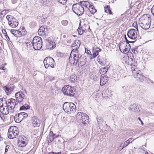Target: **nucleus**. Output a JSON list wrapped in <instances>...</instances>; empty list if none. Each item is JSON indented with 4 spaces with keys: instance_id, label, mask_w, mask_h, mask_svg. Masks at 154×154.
Here are the masks:
<instances>
[{
    "instance_id": "nucleus-1",
    "label": "nucleus",
    "mask_w": 154,
    "mask_h": 154,
    "mask_svg": "<svg viewBox=\"0 0 154 154\" xmlns=\"http://www.w3.org/2000/svg\"><path fill=\"white\" fill-rule=\"evenodd\" d=\"M129 61L128 65L131 66V69L132 71L133 75L137 80L140 82H142L146 79V77L144 76L140 70H138L137 69H135V67L137 65L135 59H134L133 54L131 53L129 55Z\"/></svg>"
},
{
    "instance_id": "nucleus-2",
    "label": "nucleus",
    "mask_w": 154,
    "mask_h": 154,
    "mask_svg": "<svg viewBox=\"0 0 154 154\" xmlns=\"http://www.w3.org/2000/svg\"><path fill=\"white\" fill-rule=\"evenodd\" d=\"M63 109L66 112L72 113L76 111V107L73 103L65 102L63 105Z\"/></svg>"
},
{
    "instance_id": "nucleus-3",
    "label": "nucleus",
    "mask_w": 154,
    "mask_h": 154,
    "mask_svg": "<svg viewBox=\"0 0 154 154\" xmlns=\"http://www.w3.org/2000/svg\"><path fill=\"white\" fill-rule=\"evenodd\" d=\"M150 18L149 17L144 16L141 18V20L139 23V25L143 29H148L150 26Z\"/></svg>"
},
{
    "instance_id": "nucleus-4",
    "label": "nucleus",
    "mask_w": 154,
    "mask_h": 154,
    "mask_svg": "<svg viewBox=\"0 0 154 154\" xmlns=\"http://www.w3.org/2000/svg\"><path fill=\"white\" fill-rule=\"evenodd\" d=\"M62 91L65 95L70 97L73 96L75 94L74 87L68 85H65L63 87Z\"/></svg>"
},
{
    "instance_id": "nucleus-5",
    "label": "nucleus",
    "mask_w": 154,
    "mask_h": 154,
    "mask_svg": "<svg viewBox=\"0 0 154 154\" xmlns=\"http://www.w3.org/2000/svg\"><path fill=\"white\" fill-rule=\"evenodd\" d=\"M42 39L38 36L34 37L32 42V45L33 48L35 50H39L42 48Z\"/></svg>"
},
{
    "instance_id": "nucleus-6",
    "label": "nucleus",
    "mask_w": 154,
    "mask_h": 154,
    "mask_svg": "<svg viewBox=\"0 0 154 154\" xmlns=\"http://www.w3.org/2000/svg\"><path fill=\"white\" fill-rule=\"evenodd\" d=\"M72 9L73 12L79 16L82 15L84 11L83 7L79 4H74L72 6Z\"/></svg>"
},
{
    "instance_id": "nucleus-7",
    "label": "nucleus",
    "mask_w": 154,
    "mask_h": 154,
    "mask_svg": "<svg viewBox=\"0 0 154 154\" xmlns=\"http://www.w3.org/2000/svg\"><path fill=\"white\" fill-rule=\"evenodd\" d=\"M18 128L15 126H12L10 127L8 132V137L10 139L16 138L18 135L19 132L17 131Z\"/></svg>"
},
{
    "instance_id": "nucleus-8",
    "label": "nucleus",
    "mask_w": 154,
    "mask_h": 154,
    "mask_svg": "<svg viewBox=\"0 0 154 154\" xmlns=\"http://www.w3.org/2000/svg\"><path fill=\"white\" fill-rule=\"evenodd\" d=\"M45 67L48 68L49 67L54 68L55 66V63L52 58L50 57H46L44 60Z\"/></svg>"
},
{
    "instance_id": "nucleus-9",
    "label": "nucleus",
    "mask_w": 154,
    "mask_h": 154,
    "mask_svg": "<svg viewBox=\"0 0 154 154\" xmlns=\"http://www.w3.org/2000/svg\"><path fill=\"white\" fill-rule=\"evenodd\" d=\"M136 26L134 27L136 29H131L129 30L127 33L128 37L132 39H135L137 37V32H138V26L137 23H136Z\"/></svg>"
},
{
    "instance_id": "nucleus-10",
    "label": "nucleus",
    "mask_w": 154,
    "mask_h": 154,
    "mask_svg": "<svg viewBox=\"0 0 154 154\" xmlns=\"http://www.w3.org/2000/svg\"><path fill=\"white\" fill-rule=\"evenodd\" d=\"M0 111L4 115H7L9 113H13L14 109H11V108L7 104V103H5L4 105L0 106Z\"/></svg>"
},
{
    "instance_id": "nucleus-11",
    "label": "nucleus",
    "mask_w": 154,
    "mask_h": 154,
    "mask_svg": "<svg viewBox=\"0 0 154 154\" xmlns=\"http://www.w3.org/2000/svg\"><path fill=\"white\" fill-rule=\"evenodd\" d=\"M5 103L11 108V109H14V111L18 106V103L15 99L12 98L8 99Z\"/></svg>"
},
{
    "instance_id": "nucleus-12",
    "label": "nucleus",
    "mask_w": 154,
    "mask_h": 154,
    "mask_svg": "<svg viewBox=\"0 0 154 154\" xmlns=\"http://www.w3.org/2000/svg\"><path fill=\"white\" fill-rule=\"evenodd\" d=\"M28 143V140L24 136H19L17 141L18 145L21 147H24L26 146Z\"/></svg>"
},
{
    "instance_id": "nucleus-13",
    "label": "nucleus",
    "mask_w": 154,
    "mask_h": 154,
    "mask_svg": "<svg viewBox=\"0 0 154 154\" xmlns=\"http://www.w3.org/2000/svg\"><path fill=\"white\" fill-rule=\"evenodd\" d=\"M80 44L81 42L79 40H75L71 46L72 49L71 53L73 52H78V49L79 48Z\"/></svg>"
},
{
    "instance_id": "nucleus-14",
    "label": "nucleus",
    "mask_w": 154,
    "mask_h": 154,
    "mask_svg": "<svg viewBox=\"0 0 154 154\" xmlns=\"http://www.w3.org/2000/svg\"><path fill=\"white\" fill-rule=\"evenodd\" d=\"M25 96V95L21 91H20L15 94V100L18 103L22 102Z\"/></svg>"
},
{
    "instance_id": "nucleus-15",
    "label": "nucleus",
    "mask_w": 154,
    "mask_h": 154,
    "mask_svg": "<svg viewBox=\"0 0 154 154\" xmlns=\"http://www.w3.org/2000/svg\"><path fill=\"white\" fill-rule=\"evenodd\" d=\"M88 116L85 113L83 114L82 118L80 119V123L82 125L85 126L88 123Z\"/></svg>"
},
{
    "instance_id": "nucleus-16",
    "label": "nucleus",
    "mask_w": 154,
    "mask_h": 154,
    "mask_svg": "<svg viewBox=\"0 0 154 154\" xmlns=\"http://www.w3.org/2000/svg\"><path fill=\"white\" fill-rule=\"evenodd\" d=\"M48 33V29L44 27H41L38 31V33L40 36H46Z\"/></svg>"
},
{
    "instance_id": "nucleus-17",
    "label": "nucleus",
    "mask_w": 154,
    "mask_h": 154,
    "mask_svg": "<svg viewBox=\"0 0 154 154\" xmlns=\"http://www.w3.org/2000/svg\"><path fill=\"white\" fill-rule=\"evenodd\" d=\"M85 59V56L80 54L79 57V63H78L79 66L82 67L86 63Z\"/></svg>"
},
{
    "instance_id": "nucleus-18",
    "label": "nucleus",
    "mask_w": 154,
    "mask_h": 154,
    "mask_svg": "<svg viewBox=\"0 0 154 154\" xmlns=\"http://www.w3.org/2000/svg\"><path fill=\"white\" fill-rule=\"evenodd\" d=\"M128 109L130 110L136 112H138L140 111L138 104L136 103L130 105Z\"/></svg>"
},
{
    "instance_id": "nucleus-19",
    "label": "nucleus",
    "mask_w": 154,
    "mask_h": 154,
    "mask_svg": "<svg viewBox=\"0 0 154 154\" xmlns=\"http://www.w3.org/2000/svg\"><path fill=\"white\" fill-rule=\"evenodd\" d=\"M56 44L55 42L49 40H47L46 47L47 49L51 50L54 48Z\"/></svg>"
},
{
    "instance_id": "nucleus-20",
    "label": "nucleus",
    "mask_w": 154,
    "mask_h": 154,
    "mask_svg": "<svg viewBox=\"0 0 154 154\" xmlns=\"http://www.w3.org/2000/svg\"><path fill=\"white\" fill-rule=\"evenodd\" d=\"M8 24L12 28H16L18 25V21L14 18L8 22Z\"/></svg>"
},
{
    "instance_id": "nucleus-21",
    "label": "nucleus",
    "mask_w": 154,
    "mask_h": 154,
    "mask_svg": "<svg viewBox=\"0 0 154 154\" xmlns=\"http://www.w3.org/2000/svg\"><path fill=\"white\" fill-rule=\"evenodd\" d=\"M125 41L126 42V46L128 47V48H124V52H125L127 53V52H128L129 50L130 49V44H129V43H133L135 42V41H128L126 35H125Z\"/></svg>"
},
{
    "instance_id": "nucleus-22",
    "label": "nucleus",
    "mask_w": 154,
    "mask_h": 154,
    "mask_svg": "<svg viewBox=\"0 0 154 154\" xmlns=\"http://www.w3.org/2000/svg\"><path fill=\"white\" fill-rule=\"evenodd\" d=\"M22 115L21 112L16 114L14 117V119L15 122L17 123L20 122L23 119V117Z\"/></svg>"
},
{
    "instance_id": "nucleus-23",
    "label": "nucleus",
    "mask_w": 154,
    "mask_h": 154,
    "mask_svg": "<svg viewBox=\"0 0 154 154\" xmlns=\"http://www.w3.org/2000/svg\"><path fill=\"white\" fill-rule=\"evenodd\" d=\"M32 126L34 127H39L40 124V121L35 117H34L32 119Z\"/></svg>"
},
{
    "instance_id": "nucleus-24",
    "label": "nucleus",
    "mask_w": 154,
    "mask_h": 154,
    "mask_svg": "<svg viewBox=\"0 0 154 154\" xmlns=\"http://www.w3.org/2000/svg\"><path fill=\"white\" fill-rule=\"evenodd\" d=\"M10 32L12 34L17 37H20L21 36L20 30L12 29L11 30Z\"/></svg>"
},
{
    "instance_id": "nucleus-25",
    "label": "nucleus",
    "mask_w": 154,
    "mask_h": 154,
    "mask_svg": "<svg viewBox=\"0 0 154 154\" xmlns=\"http://www.w3.org/2000/svg\"><path fill=\"white\" fill-rule=\"evenodd\" d=\"M73 53H74L73 52ZM75 54H74L73 57L74 62L73 64L75 65L77 63H79V57L80 55V54L79 53V52H74Z\"/></svg>"
},
{
    "instance_id": "nucleus-26",
    "label": "nucleus",
    "mask_w": 154,
    "mask_h": 154,
    "mask_svg": "<svg viewBox=\"0 0 154 154\" xmlns=\"http://www.w3.org/2000/svg\"><path fill=\"white\" fill-rule=\"evenodd\" d=\"M59 136V135L57 136L56 134H54L53 131H51L47 138L49 139V140H50V142H52L54 140V138L58 137Z\"/></svg>"
},
{
    "instance_id": "nucleus-27",
    "label": "nucleus",
    "mask_w": 154,
    "mask_h": 154,
    "mask_svg": "<svg viewBox=\"0 0 154 154\" xmlns=\"http://www.w3.org/2000/svg\"><path fill=\"white\" fill-rule=\"evenodd\" d=\"M108 77L106 75H104L100 78V85L101 86H103L105 85L108 80Z\"/></svg>"
},
{
    "instance_id": "nucleus-28",
    "label": "nucleus",
    "mask_w": 154,
    "mask_h": 154,
    "mask_svg": "<svg viewBox=\"0 0 154 154\" xmlns=\"http://www.w3.org/2000/svg\"><path fill=\"white\" fill-rule=\"evenodd\" d=\"M3 89L8 95L12 92L14 90V88H13L6 86L4 87Z\"/></svg>"
},
{
    "instance_id": "nucleus-29",
    "label": "nucleus",
    "mask_w": 154,
    "mask_h": 154,
    "mask_svg": "<svg viewBox=\"0 0 154 154\" xmlns=\"http://www.w3.org/2000/svg\"><path fill=\"white\" fill-rule=\"evenodd\" d=\"M81 23L79 24V26L78 28L77 29L79 35H82L83 33L85 31V29H83V27H82L81 26Z\"/></svg>"
},
{
    "instance_id": "nucleus-30",
    "label": "nucleus",
    "mask_w": 154,
    "mask_h": 154,
    "mask_svg": "<svg viewBox=\"0 0 154 154\" xmlns=\"http://www.w3.org/2000/svg\"><path fill=\"white\" fill-rule=\"evenodd\" d=\"M108 68L106 67H103L101 68L99 70V72L101 74H105L107 71Z\"/></svg>"
},
{
    "instance_id": "nucleus-31",
    "label": "nucleus",
    "mask_w": 154,
    "mask_h": 154,
    "mask_svg": "<svg viewBox=\"0 0 154 154\" xmlns=\"http://www.w3.org/2000/svg\"><path fill=\"white\" fill-rule=\"evenodd\" d=\"M77 79V76L75 75H72L70 76V81L72 83H74Z\"/></svg>"
},
{
    "instance_id": "nucleus-32",
    "label": "nucleus",
    "mask_w": 154,
    "mask_h": 154,
    "mask_svg": "<svg viewBox=\"0 0 154 154\" xmlns=\"http://www.w3.org/2000/svg\"><path fill=\"white\" fill-rule=\"evenodd\" d=\"M30 106L27 104H25L22 106H21L20 108V110H25L29 109Z\"/></svg>"
},
{
    "instance_id": "nucleus-33",
    "label": "nucleus",
    "mask_w": 154,
    "mask_h": 154,
    "mask_svg": "<svg viewBox=\"0 0 154 154\" xmlns=\"http://www.w3.org/2000/svg\"><path fill=\"white\" fill-rule=\"evenodd\" d=\"M105 12L106 13L108 12L109 14H112L113 13L111 11L110 9V6L108 5H106L104 7Z\"/></svg>"
},
{
    "instance_id": "nucleus-34",
    "label": "nucleus",
    "mask_w": 154,
    "mask_h": 154,
    "mask_svg": "<svg viewBox=\"0 0 154 154\" xmlns=\"http://www.w3.org/2000/svg\"><path fill=\"white\" fill-rule=\"evenodd\" d=\"M89 7L90 8L89 10L90 11L91 14H94L95 13L97 12V10L94 8V6L93 5H90L89 6Z\"/></svg>"
},
{
    "instance_id": "nucleus-35",
    "label": "nucleus",
    "mask_w": 154,
    "mask_h": 154,
    "mask_svg": "<svg viewBox=\"0 0 154 154\" xmlns=\"http://www.w3.org/2000/svg\"><path fill=\"white\" fill-rule=\"evenodd\" d=\"M129 55L124 57L122 58L123 63H126L128 65V62L129 61Z\"/></svg>"
},
{
    "instance_id": "nucleus-36",
    "label": "nucleus",
    "mask_w": 154,
    "mask_h": 154,
    "mask_svg": "<svg viewBox=\"0 0 154 154\" xmlns=\"http://www.w3.org/2000/svg\"><path fill=\"white\" fill-rule=\"evenodd\" d=\"M2 33L3 34L5 38L8 40V41H10V38H9V36H8V35H7V33L5 29H3L2 30Z\"/></svg>"
},
{
    "instance_id": "nucleus-37",
    "label": "nucleus",
    "mask_w": 154,
    "mask_h": 154,
    "mask_svg": "<svg viewBox=\"0 0 154 154\" xmlns=\"http://www.w3.org/2000/svg\"><path fill=\"white\" fill-rule=\"evenodd\" d=\"M82 6H85V7L88 8L87 6L88 5H90L89 2L87 1H82L80 2V4H79Z\"/></svg>"
},
{
    "instance_id": "nucleus-38",
    "label": "nucleus",
    "mask_w": 154,
    "mask_h": 154,
    "mask_svg": "<svg viewBox=\"0 0 154 154\" xmlns=\"http://www.w3.org/2000/svg\"><path fill=\"white\" fill-rule=\"evenodd\" d=\"M98 62L101 65H104L106 63V59H99Z\"/></svg>"
},
{
    "instance_id": "nucleus-39",
    "label": "nucleus",
    "mask_w": 154,
    "mask_h": 154,
    "mask_svg": "<svg viewBox=\"0 0 154 154\" xmlns=\"http://www.w3.org/2000/svg\"><path fill=\"white\" fill-rule=\"evenodd\" d=\"M129 143H130L128 142V140H127L124 142V144L123 146H122V143L120 146V147H122L121 149H122L123 148L127 146Z\"/></svg>"
},
{
    "instance_id": "nucleus-40",
    "label": "nucleus",
    "mask_w": 154,
    "mask_h": 154,
    "mask_svg": "<svg viewBox=\"0 0 154 154\" xmlns=\"http://www.w3.org/2000/svg\"><path fill=\"white\" fill-rule=\"evenodd\" d=\"M7 101L5 98H3L0 99V106L4 105L5 102Z\"/></svg>"
},
{
    "instance_id": "nucleus-41",
    "label": "nucleus",
    "mask_w": 154,
    "mask_h": 154,
    "mask_svg": "<svg viewBox=\"0 0 154 154\" xmlns=\"http://www.w3.org/2000/svg\"><path fill=\"white\" fill-rule=\"evenodd\" d=\"M84 113L82 112H78L76 115V118L78 119H80L82 118V116L83 114H84Z\"/></svg>"
},
{
    "instance_id": "nucleus-42",
    "label": "nucleus",
    "mask_w": 154,
    "mask_h": 154,
    "mask_svg": "<svg viewBox=\"0 0 154 154\" xmlns=\"http://www.w3.org/2000/svg\"><path fill=\"white\" fill-rule=\"evenodd\" d=\"M138 47H135L133 48H132L131 49V51H132V52L134 54H136L137 53H138V50H137Z\"/></svg>"
},
{
    "instance_id": "nucleus-43",
    "label": "nucleus",
    "mask_w": 154,
    "mask_h": 154,
    "mask_svg": "<svg viewBox=\"0 0 154 154\" xmlns=\"http://www.w3.org/2000/svg\"><path fill=\"white\" fill-rule=\"evenodd\" d=\"M98 55V53L97 52H95L94 50L93 51V54L92 56L91 57V59H93L95 57Z\"/></svg>"
},
{
    "instance_id": "nucleus-44",
    "label": "nucleus",
    "mask_w": 154,
    "mask_h": 154,
    "mask_svg": "<svg viewBox=\"0 0 154 154\" xmlns=\"http://www.w3.org/2000/svg\"><path fill=\"white\" fill-rule=\"evenodd\" d=\"M6 18L8 20L9 22H10V21L11 20V19H13V18H14V17L11 15H8L6 16Z\"/></svg>"
},
{
    "instance_id": "nucleus-45",
    "label": "nucleus",
    "mask_w": 154,
    "mask_h": 154,
    "mask_svg": "<svg viewBox=\"0 0 154 154\" xmlns=\"http://www.w3.org/2000/svg\"><path fill=\"white\" fill-rule=\"evenodd\" d=\"M99 75L98 74L94 75L93 77L94 80V81H97L98 79Z\"/></svg>"
},
{
    "instance_id": "nucleus-46",
    "label": "nucleus",
    "mask_w": 154,
    "mask_h": 154,
    "mask_svg": "<svg viewBox=\"0 0 154 154\" xmlns=\"http://www.w3.org/2000/svg\"><path fill=\"white\" fill-rule=\"evenodd\" d=\"M67 0H57V1L60 3L65 5L66 3Z\"/></svg>"
},
{
    "instance_id": "nucleus-47",
    "label": "nucleus",
    "mask_w": 154,
    "mask_h": 154,
    "mask_svg": "<svg viewBox=\"0 0 154 154\" xmlns=\"http://www.w3.org/2000/svg\"><path fill=\"white\" fill-rule=\"evenodd\" d=\"M61 23L63 25L65 26L67 24L68 22L67 20H63L61 22Z\"/></svg>"
},
{
    "instance_id": "nucleus-48",
    "label": "nucleus",
    "mask_w": 154,
    "mask_h": 154,
    "mask_svg": "<svg viewBox=\"0 0 154 154\" xmlns=\"http://www.w3.org/2000/svg\"><path fill=\"white\" fill-rule=\"evenodd\" d=\"M21 113H22V115H22V116H23V119L24 118H26L28 116V114L26 113L23 112H21Z\"/></svg>"
},
{
    "instance_id": "nucleus-49",
    "label": "nucleus",
    "mask_w": 154,
    "mask_h": 154,
    "mask_svg": "<svg viewBox=\"0 0 154 154\" xmlns=\"http://www.w3.org/2000/svg\"><path fill=\"white\" fill-rule=\"evenodd\" d=\"M94 51H95L96 52H97L98 53L99 52H100L101 51V49L100 48H96L94 50Z\"/></svg>"
},
{
    "instance_id": "nucleus-50",
    "label": "nucleus",
    "mask_w": 154,
    "mask_h": 154,
    "mask_svg": "<svg viewBox=\"0 0 154 154\" xmlns=\"http://www.w3.org/2000/svg\"><path fill=\"white\" fill-rule=\"evenodd\" d=\"M27 32L25 30L23 31H21V36L22 35H24L26 34Z\"/></svg>"
},
{
    "instance_id": "nucleus-51",
    "label": "nucleus",
    "mask_w": 154,
    "mask_h": 154,
    "mask_svg": "<svg viewBox=\"0 0 154 154\" xmlns=\"http://www.w3.org/2000/svg\"><path fill=\"white\" fill-rule=\"evenodd\" d=\"M61 152H49L48 153V154H61Z\"/></svg>"
},
{
    "instance_id": "nucleus-52",
    "label": "nucleus",
    "mask_w": 154,
    "mask_h": 154,
    "mask_svg": "<svg viewBox=\"0 0 154 154\" xmlns=\"http://www.w3.org/2000/svg\"><path fill=\"white\" fill-rule=\"evenodd\" d=\"M9 145H6L5 146V153H6L8 150V149H9Z\"/></svg>"
},
{
    "instance_id": "nucleus-53",
    "label": "nucleus",
    "mask_w": 154,
    "mask_h": 154,
    "mask_svg": "<svg viewBox=\"0 0 154 154\" xmlns=\"http://www.w3.org/2000/svg\"><path fill=\"white\" fill-rule=\"evenodd\" d=\"M85 52L88 54H89L91 53L90 51L86 48H85Z\"/></svg>"
},
{
    "instance_id": "nucleus-54",
    "label": "nucleus",
    "mask_w": 154,
    "mask_h": 154,
    "mask_svg": "<svg viewBox=\"0 0 154 154\" xmlns=\"http://www.w3.org/2000/svg\"><path fill=\"white\" fill-rule=\"evenodd\" d=\"M53 0H46V4H47V5H48Z\"/></svg>"
},
{
    "instance_id": "nucleus-55",
    "label": "nucleus",
    "mask_w": 154,
    "mask_h": 154,
    "mask_svg": "<svg viewBox=\"0 0 154 154\" xmlns=\"http://www.w3.org/2000/svg\"><path fill=\"white\" fill-rule=\"evenodd\" d=\"M48 78L51 81H52L54 79V77L52 76H49Z\"/></svg>"
},
{
    "instance_id": "nucleus-56",
    "label": "nucleus",
    "mask_w": 154,
    "mask_h": 154,
    "mask_svg": "<svg viewBox=\"0 0 154 154\" xmlns=\"http://www.w3.org/2000/svg\"><path fill=\"white\" fill-rule=\"evenodd\" d=\"M151 12L152 14L154 16V5L152 7L151 9Z\"/></svg>"
},
{
    "instance_id": "nucleus-57",
    "label": "nucleus",
    "mask_w": 154,
    "mask_h": 154,
    "mask_svg": "<svg viewBox=\"0 0 154 154\" xmlns=\"http://www.w3.org/2000/svg\"><path fill=\"white\" fill-rule=\"evenodd\" d=\"M0 119L2 120L4 122L5 120V117L4 116H0Z\"/></svg>"
},
{
    "instance_id": "nucleus-58",
    "label": "nucleus",
    "mask_w": 154,
    "mask_h": 154,
    "mask_svg": "<svg viewBox=\"0 0 154 154\" xmlns=\"http://www.w3.org/2000/svg\"><path fill=\"white\" fill-rule=\"evenodd\" d=\"M17 2V0H11V2L13 4H15Z\"/></svg>"
},
{
    "instance_id": "nucleus-59",
    "label": "nucleus",
    "mask_w": 154,
    "mask_h": 154,
    "mask_svg": "<svg viewBox=\"0 0 154 154\" xmlns=\"http://www.w3.org/2000/svg\"><path fill=\"white\" fill-rule=\"evenodd\" d=\"M128 140L129 143H130V142L131 143V142L134 140L132 138H130Z\"/></svg>"
},
{
    "instance_id": "nucleus-60",
    "label": "nucleus",
    "mask_w": 154,
    "mask_h": 154,
    "mask_svg": "<svg viewBox=\"0 0 154 154\" xmlns=\"http://www.w3.org/2000/svg\"><path fill=\"white\" fill-rule=\"evenodd\" d=\"M18 30H20V31H22L26 30L25 28L24 27H22L21 28H20Z\"/></svg>"
},
{
    "instance_id": "nucleus-61",
    "label": "nucleus",
    "mask_w": 154,
    "mask_h": 154,
    "mask_svg": "<svg viewBox=\"0 0 154 154\" xmlns=\"http://www.w3.org/2000/svg\"><path fill=\"white\" fill-rule=\"evenodd\" d=\"M138 119L140 121V122H141V124L142 125H143V122H142V121L141 120V119L140 118V117H138Z\"/></svg>"
},
{
    "instance_id": "nucleus-62",
    "label": "nucleus",
    "mask_w": 154,
    "mask_h": 154,
    "mask_svg": "<svg viewBox=\"0 0 154 154\" xmlns=\"http://www.w3.org/2000/svg\"><path fill=\"white\" fill-rule=\"evenodd\" d=\"M0 69L3 70H5V67L4 66H2L0 67Z\"/></svg>"
},
{
    "instance_id": "nucleus-63",
    "label": "nucleus",
    "mask_w": 154,
    "mask_h": 154,
    "mask_svg": "<svg viewBox=\"0 0 154 154\" xmlns=\"http://www.w3.org/2000/svg\"><path fill=\"white\" fill-rule=\"evenodd\" d=\"M72 58V57H71V55H70V56L69 58V60L70 61H71Z\"/></svg>"
},
{
    "instance_id": "nucleus-64",
    "label": "nucleus",
    "mask_w": 154,
    "mask_h": 154,
    "mask_svg": "<svg viewBox=\"0 0 154 154\" xmlns=\"http://www.w3.org/2000/svg\"><path fill=\"white\" fill-rule=\"evenodd\" d=\"M2 48H1V47H0V54H1V53L2 52Z\"/></svg>"
}]
</instances>
